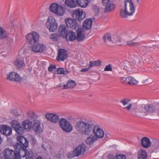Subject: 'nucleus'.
Segmentation results:
<instances>
[{
    "instance_id": "nucleus-47",
    "label": "nucleus",
    "mask_w": 159,
    "mask_h": 159,
    "mask_svg": "<svg viewBox=\"0 0 159 159\" xmlns=\"http://www.w3.org/2000/svg\"><path fill=\"white\" fill-rule=\"evenodd\" d=\"M11 113L15 116H17L19 115L18 114L17 110L15 109H11L10 110Z\"/></svg>"
},
{
    "instance_id": "nucleus-44",
    "label": "nucleus",
    "mask_w": 159,
    "mask_h": 159,
    "mask_svg": "<svg viewBox=\"0 0 159 159\" xmlns=\"http://www.w3.org/2000/svg\"><path fill=\"white\" fill-rule=\"evenodd\" d=\"M60 36L57 34H52L51 36V39L53 41H57Z\"/></svg>"
},
{
    "instance_id": "nucleus-51",
    "label": "nucleus",
    "mask_w": 159,
    "mask_h": 159,
    "mask_svg": "<svg viewBox=\"0 0 159 159\" xmlns=\"http://www.w3.org/2000/svg\"><path fill=\"white\" fill-rule=\"evenodd\" d=\"M148 48L146 46H142L141 47V51L143 54H145L147 52Z\"/></svg>"
},
{
    "instance_id": "nucleus-22",
    "label": "nucleus",
    "mask_w": 159,
    "mask_h": 159,
    "mask_svg": "<svg viewBox=\"0 0 159 159\" xmlns=\"http://www.w3.org/2000/svg\"><path fill=\"white\" fill-rule=\"evenodd\" d=\"M68 30H66V26L65 25H61L60 26L58 32L59 35L60 36L65 37Z\"/></svg>"
},
{
    "instance_id": "nucleus-7",
    "label": "nucleus",
    "mask_w": 159,
    "mask_h": 159,
    "mask_svg": "<svg viewBox=\"0 0 159 159\" xmlns=\"http://www.w3.org/2000/svg\"><path fill=\"white\" fill-rule=\"evenodd\" d=\"M59 125L61 129L66 132L70 133L72 130V125L64 118L60 119Z\"/></svg>"
},
{
    "instance_id": "nucleus-30",
    "label": "nucleus",
    "mask_w": 159,
    "mask_h": 159,
    "mask_svg": "<svg viewBox=\"0 0 159 159\" xmlns=\"http://www.w3.org/2000/svg\"><path fill=\"white\" fill-rule=\"evenodd\" d=\"M76 83L75 81L70 80L67 83L66 85H65V88H72L75 87L76 85Z\"/></svg>"
},
{
    "instance_id": "nucleus-20",
    "label": "nucleus",
    "mask_w": 159,
    "mask_h": 159,
    "mask_svg": "<svg viewBox=\"0 0 159 159\" xmlns=\"http://www.w3.org/2000/svg\"><path fill=\"white\" fill-rule=\"evenodd\" d=\"M93 21L91 18L86 19L83 24V27L84 28L87 30H90L92 26Z\"/></svg>"
},
{
    "instance_id": "nucleus-37",
    "label": "nucleus",
    "mask_w": 159,
    "mask_h": 159,
    "mask_svg": "<svg viewBox=\"0 0 159 159\" xmlns=\"http://www.w3.org/2000/svg\"><path fill=\"white\" fill-rule=\"evenodd\" d=\"M111 34L109 33H107L105 34L103 37V40L104 42H107V41H111Z\"/></svg>"
},
{
    "instance_id": "nucleus-36",
    "label": "nucleus",
    "mask_w": 159,
    "mask_h": 159,
    "mask_svg": "<svg viewBox=\"0 0 159 159\" xmlns=\"http://www.w3.org/2000/svg\"><path fill=\"white\" fill-rule=\"evenodd\" d=\"M57 74H60L67 75L69 73V70L67 69L64 70V69L61 68H59L57 70Z\"/></svg>"
},
{
    "instance_id": "nucleus-52",
    "label": "nucleus",
    "mask_w": 159,
    "mask_h": 159,
    "mask_svg": "<svg viewBox=\"0 0 159 159\" xmlns=\"http://www.w3.org/2000/svg\"><path fill=\"white\" fill-rule=\"evenodd\" d=\"M93 8L96 12L99 11V7L96 5H94L93 6Z\"/></svg>"
},
{
    "instance_id": "nucleus-19",
    "label": "nucleus",
    "mask_w": 159,
    "mask_h": 159,
    "mask_svg": "<svg viewBox=\"0 0 159 159\" xmlns=\"http://www.w3.org/2000/svg\"><path fill=\"white\" fill-rule=\"evenodd\" d=\"M152 152H159V140L157 139L153 140V143L151 147Z\"/></svg>"
},
{
    "instance_id": "nucleus-24",
    "label": "nucleus",
    "mask_w": 159,
    "mask_h": 159,
    "mask_svg": "<svg viewBox=\"0 0 159 159\" xmlns=\"http://www.w3.org/2000/svg\"><path fill=\"white\" fill-rule=\"evenodd\" d=\"M9 38V34L2 27L0 26V39H8Z\"/></svg>"
},
{
    "instance_id": "nucleus-16",
    "label": "nucleus",
    "mask_w": 159,
    "mask_h": 159,
    "mask_svg": "<svg viewBox=\"0 0 159 159\" xmlns=\"http://www.w3.org/2000/svg\"><path fill=\"white\" fill-rule=\"evenodd\" d=\"M93 133L94 134L95 137L97 139H100L102 138L104 135V133L103 130L99 127L95 126L93 128Z\"/></svg>"
},
{
    "instance_id": "nucleus-6",
    "label": "nucleus",
    "mask_w": 159,
    "mask_h": 159,
    "mask_svg": "<svg viewBox=\"0 0 159 159\" xmlns=\"http://www.w3.org/2000/svg\"><path fill=\"white\" fill-rule=\"evenodd\" d=\"M50 11L58 16H62L65 12L63 7L58 4L53 3L49 7Z\"/></svg>"
},
{
    "instance_id": "nucleus-29",
    "label": "nucleus",
    "mask_w": 159,
    "mask_h": 159,
    "mask_svg": "<svg viewBox=\"0 0 159 159\" xmlns=\"http://www.w3.org/2000/svg\"><path fill=\"white\" fill-rule=\"evenodd\" d=\"M65 3L66 5L71 8L75 7L76 6L75 0H66Z\"/></svg>"
},
{
    "instance_id": "nucleus-8",
    "label": "nucleus",
    "mask_w": 159,
    "mask_h": 159,
    "mask_svg": "<svg viewBox=\"0 0 159 159\" xmlns=\"http://www.w3.org/2000/svg\"><path fill=\"white\" fill-rule=\"evenodd\" d=\"M46 25L47 28L50 32H55L57 30L58 26L55 19L52 16L48 18Z\"/></svg>"
},
{
    "instance_id": "nucleus-11",
    "label": "nucleus",
    "mask_w": 159,
    "mask_h": 159,
    "mask_svg": "<svg viewBox=\"0 0 159 159\" xmlns=\"http://www.w3.org/2000/svg\"><path fill=\"white\" fill-rule=\"evenodd\" d=\"M67 51L64 49H59L57 51V55L56 59L59 61H64L68 57Z\"/></svg>"
},
{
    "instance_id": "nucleus-48",
    "label": "nucleus",
    "mask_w": 159,
    "mask_h": 159,
    "mask_svg": "<svg viewBox=\"0 0 159 159\" xmlns=\"http://www.w3.org/2000/svg\"><path fill=\"white\" fill-rule=\"evenodd\" d=\"M68 158H72L73 157H77L76 156L75 154V152L74 150H73L72 152H70L68 155Z\"/></svg>"
},
{
    "instance_id": "nucleus-21",
    "label": "nucleus",
    "mask_w": 159,
    "mask_h": 159,
    "mask_svg": "<svg viewBox=\"0 0 159 159\" xmlns=\"http://www.w3.org/2000/svg\"><path fill=\"white\" fill-rule=\"evenodd\" d=\"M34 123L32 124V128L37 133H39L41 131V128L40 126V121L35 120H34Z\"/></svg>"
},
{
    "instance_id": "nucleus-42",
    "label": "nucleus",
    "mask_w": 159,
    "mask_h": 159,
    "mask_svg": "<svg viewBox=\"0 0 159 159\" xmlns=\"http://www.w3.org/2000/svg\"><path fill=\"white\" fill-rule=\"evenodd\" d=\"M129 85H136L138 84V81L136 80H135L132 76H129Z\"/></svg>"
},
{
    "instance_id": "nucleus-25",
    "label": "nucleus",
    "mask_w": 159,
    "mask_h": 159,
    "mask_svg": "<svg viewBox=\"0 0 159 159\" xmlns=\"http://www.w3.org/2000/svg\"><path fill=\"white\" fill-rule=\"evenodd\" d=\"M146 112L147 113H152L156 111L155 106L152 104H146Z\"/></svg>"
},
{
    "instance_id": "nucleus-15",
    "label": "nucleus",
    "mask_w": 159,
    "mask_h": 159,
    "mask_svg": "<svg viewBox=\"0 0 159 159\" xmlns=\"http://www.w3.org/2000/svg\"><path fill=\"white\" fill-rule=\"evenodd\" d=\"M85 37L84 29L82 28H78L77 31L76 39L79 42L83 41Z\"/></svg>"
},
{
    "instance_id": "nucleus-59",
    "label": "nucleus",
    "mask_w": 159,
    "mask_h": 159,
    "mask_svg": "<svg viewBox=\"0 0 159 159\" xmlns=\"http://www.w3.org/2000/svg\"><path fill=\"white\" fill-rule=\"evenodd\" d=\"M41 147L43 148H44L45 149V148L44 147V146L43 145V144H42L41 145Z\"/></svg>"
},
{
    "instance_id": "nucleus-35",
    "label": "nucleus",
    "mask_w": 159,
    "mask_h": 159,
    "mask_svg": "<svg viewBox=\"0 0 159 159\" xmlns=\"http://www.w3.org/2000/svg\"><path fill=\"white\" fill-rule=\"evenodd\" d=\"M27 115L29 118L30 119H33V121L34 120L38 117L35 114L34 112L31 111L28 112Z\"/></svg>"
},
{
    "instance_id": "nucleus-28",
    "label": "nucleus",
    "mask_w": 159,
    "mask_h": 159,
    "mask_svg": "<svg viewBox=\"0 0 159 159\" xmlns=\"http://www.w3.org/2000/svg\"><path fill=\"white\" fill-rule=\"evenodd\" d=\"M147 156V153L144 150L141 149L139 151L138 159H146Z\"/></svg>"
},
{
    "instance_id": "nucleus-54",
    "label": "nucleus",
    "mask_w": 159,
    "mask_h": 159,
    "mask_svg": "<svg viewBox=\"0 0 159 159\" xmlns=\"http://www.w3.org/2000/svg\"><path fill=\"white\" fill-rule=\"evenodd\" d=\"M90 68H89V66L88 68H84L81 69L80 70V71L81 72H86L88 71Z\"/></svg>"
},
{
    "instance_id": "nucleus-55",
    "label": "nucleus",
    "mask_w": 159,
    "mask_h": 159,
    "mask_svg": "<svg viewBox=\"0 0 159 159\" xmlns=\"http://www.w3.org/2000/svg\"><path fill=\"white\" fill-rule=\"evenodd\" d=\"M65 85H66V84H64V83H60L59 84V86L60 87H62L61 88L62 89H67V88H65L64 87Z\"/></svg>"
},
{
    "instance_id": "nucleus-12",
    "label": "nucleus",
    "mask_w": 159,
    "mask_h": 159,
    "mask_svg": "<svg viewBox=\"0 0 159 159\" xmlns=\"http://www.w3.org/2000/svg\"><path fill=\"white\" fill-rule=\"evenodd\" d=\"M74 150L75 154L77 156L84 154L86 151L85 146L84 144L79 145Z\"/></svg>"
},
{
    "instance_id": "nucleus-10",
    "label": "nucleus",
    "mask_w": 159,
    "mask_h": 159,
    "mask_svg": "<svg viewBox=\"0 0 159 159\" xmlns=\"http://www.w3.org/2000/svg\"><path fill=\"white\" fill-rule=\"evenodd\" d=\"M7 79L12 82H20L22 81L23 78L17 73L11 72L7 75Z\"/></svg>"
},
{
    "instance_id": "nucleus-13",
    "label": "nucleus",
    "mask_w": 159,
    "mask_h": 159,
    "mask_svg": "<svg viewBox=\"0 0 159 159\" xmlns=\"http://www.w3.org/2000/svg\"><path fill=\"white\" fill-rule=\"evenodd\" d=\"M0 132L3 134L8 136L11 134L12 129L7 125H2L0 127Z\"/></svg>"
},
{
    "instance_id": "nucleus-4",
    "label": "nucleus",
    "mask_w": 159,
    "mask_h": 159,
    "mask_svg": "<svg viewBox=\"0 0 159 159\" xmlns=\"http://www.w3.org/2000/svg\"><path fill=\"white\" fill-rule=\"evenodd\" d=\"M124 9L121 8L120 10V15L122 18H127L128 16H132L135 12L132 0H124Z\"/></svg>"
},
{
    "instance_id": "nucleus-14",
    "label": "nucleus",
    "mask_w": 159,
    "mask_h": 159,
    "mask_svg": "<svg viewBox=\"0 0 159 159\" xmlns=\"http://www.w3.org/2000/svg\"><path fill=\"white\" fill-rule=\"evenodd\" d=\"M65 23L67 27L76 30L78 26L76 20L70 18H66L65 20Z\"/></svg>"
},
{
    "instance_id": "nucleus-33",
    "label": "nucleus",
    "mask_w": 159,
    "mask_h": 159,
    "mask_svg": "<svg viewBox=\"0 0 159 159\" xmlns=\"http://www.w3.org/2000/svg\"><path fill=\"white\" fill-rule=\"evenodd\" d=\"M87 0H76V2L81 7H85L88 5Z\"/></svg>"
},
{
    "instance_id": "nucleus-53",
    "label": "nucleus",
    "mask_w": 159,
    "mask_h": 159,
    "mask_svg": "<svg viewBox=\"0 0 159 159\" xmlns=\"http://www.w3.org/2000/svg\"><path fill=\"white\" fill-rule=\"evenodd\" d=\"M132 105L131 103L129 104V105L127 107H123V109H126L128 111L130 110L131 108Z\"/></svg>"
},
{
    "instance_id": "nucleus-31",
    "label": "nucleus",
    "mask_w": 159,
    "mask_h": 159,
    "mask_svg": "<svg viewBox=\"0 0 159 159\" xmlns=\"http://www.w3.org/2000/svg\"><path fill=\"white\" fill-rule=\"evenodd\" d=\"M101 64V61L99 60L94 61H90L89 62V67L90 68L93 66H99Z\"/></svg>"
},
{
    "instance_id": "nucleus-50",
    "label": "nucleus",
    "mask_w": 159,
    "mask_h": 159,
    "mask_svg": "<svg viewBox=\"0 0 159 159\" xmlns=\"http://www.w3.org/2000/svg\"><path fill=\"white\" fill-rule=\"evenodd\" d=\"M112 70V68L111 65L109 64L107 65L104 68V71H111Z\"/></svg>"
},
{
    "instance_id": "nucleus-26",
    "label": "nucleus",
    "mask_w": 159,
    "mask_h": 159,
    "mask_svg": "<svg viewBox=\"0 0 159 159\" xmlns=\"http://www.w3.org/2000/svg\"><path fill=\"white\" fill-rule=\"evenodd\" d=\"M22 124L25 129H31L32 128L33 122L28 120H24Z\"/></svg>"
},
{
    "instance_id": "nucleus-56",
    "label": "nucleus",
    "mask_w": 159,
    "mask_h": 159,
    "mask_svg": "<svg viewBox=\"0 0 159 159\" xmlns=\"http://www.w3.org/2000/svg\"><path fill=\"white\" fill-rule=\"evenodd\" d=\"M107 158L108 159H114V157L112 155L109 154L108 155Z\"/></svg>"
},
{
    "instance_id": "nucleus-17",
    "label": "nucleus",
    "mask_w": 159,
    "mask_h": 159,
    "mask_svg": "<svg viewBox=\"0 0 159 159\" xmlns=\"http://www.w3.org/2000/svg\"><path fill=\"white\" fill-rule=\"evenodd\" d=\"M45 117L48 120L54 123H57L59 119L58 115L53 113L47 114L45 115Z\"/></svg>"
},
{
    "instance_id": "nucleus-39",
    "label": "nucleus",
    "mask_w": 159,
    "mask_h": 159,
    "mask_svg": "<svg viewBox=\"0 0 159 159\" xmlns=\"http://www.w3.org/2000/svg\"><path fill=\"white\" fill-rule=\"evenodd\" d=\"M126 44L129 47H135L139 46V44L138 42H134L133 40H130L127 41Z\"/></svg>"
},
{
    "instance_id": "nucleus-57",
    "label": "nucleus",
    "mask_w": 159,
    "mask_h": 159,
    "mask_svg": "<svg viewBox=\"0 0 159 159\" xmlns=\"http://www.w3.org/2000/svg\"><path fill=\"white\" fill-rule=\"evenodd\" d=\"M3 51V49H0V53H2Z\"/></svg>"
},
{
    "instance_id": "nucleus-34",
    "label": "nucleus",
    "mask_w": 159,
    "mask_h": 159,
    "mask_svg": "<svg viewBox=\"0 0 159 159\" xmlns=\"http://www.w3.org/2000/svg\"><path fill=\"white\" fill-rule=\"evenodd\" d=\"M98 139L94 136L89 137L86 140V142L87 144L90 145L92 144L95 141L97 140Z\"/></svg>"
},
{
    "instance_id": "nucleus-43",
    "label": "nucleus",
    "mask_w": 159,
    "mask_h": 159,
    "mask_svg": "<svg viewBox=\"0 0 159 159\" xmlns=\"http://www.w3.org/2000/svg\"><path fill=\"white\" fill-rule=\"evenodd\" d=\"M146 105L143 104L141 105H140L138 107V110L139 112H144L145 111L146 112Z\"/></svg>"
},
{
    "instance_id": "nucleus-27",
    "label": "nucleus",
    "mask_w": 159,
    "mask_h": 159,
    "mask_svg": "<svg viewBox=\"0 0 159 159\" xmlns=\"http://www.w3.org/2000/svg\"><path fill=\"white\" fill-rule=\"evenodd\" d=\"M14 63L17 69H20L25 64L23 60H20L17 58L14 62Z\"/></svg>"
},
{
    "instance_id": "nucleus-46",
    "label": "nucleus",
    "mask_w": 159,
    "mask_h": 159,
    "mask_svg": "<svg viewBox=\"0 0 159 159\" xmlns=\"http://www.w3.org/2000/svg\"><path fill=\"white\" fill-rule=\"evenodd\" d=\"M130 100L128 98H124L120 101V102L122 103L124 106H125L129 102Z\"/></svg>"
},
{
    "instance_id": "nucleus-23",
    "label": "nucleus",
    "mask_w": 159,
    "mask_h": 159,
    "mask_svg": "<svg viewBox=\"0 0 159 159\" xmlns=\"http://www.w3.org/2000/svg\"><path fill=\"white\" fill-rule=\"evenodd\" d=\"M141 143L142 147L144 148H148L151 146V141L147 137H144L142 138L141 141Z\"/></svg>"
},
{
    "instance_id": "nucleus-61",
    "label": "nucleus",
    "mask_w": 159,
    "mask_h": 159,
    "mask_svg": "<svg viewBox=\"0 0 159 159\" xmlns=\"http://www.w3.org/2000/svg\"><path fill=\"white\" fill-rule=\"evenodd\" d=\"M158 111L159 112V109H158Z\"/></svg>"
},
{
    "instance_id": "nucleus-9",
    "label": "nucleus",
    "mask_w": 159,
    "mask_h": 159,
    "mask_svg": "<svg viewBox=\"0 0 159 159\" xmlns=\"http://www.w3.org/2000/svg\"><path fill=\"white\" fill-rule=\"evenodd\" d=\"M85 13L82 10L76 9L72 12V16L74 19L81 21L85 17Z\"/></svg>"
},
{
    "instance_id": "nucleus-1",
    "label": "nucleus",
    "mask_w": 159,
    "mask_h": 159,
    "mask_svg": "<svg viewBox=\"0 0 159 159\" xmlns=\"http://www.w3.org/2000/svg\"><path fill=\"white\" fill-rule=\"evenodd\" d=\"M17 140L20 143H16L14 145L15 151L6 148L3 151L5 159H20V157H25L28 152L27 148L28 146L29 141L23 136L19 135L17 137Z\"/></svg>"
},
{
    "instance_id": "nucleus-41",
    "label": "nucleus",
    "mask_w": 159,
    "mask_h": 159,
    "mask_svg": "<svg viewBox=\"0 0 159 159\" xmlns=\"http://www.w3.org/2000/svg\"><path fill=\"white\" fill-rule=\"evenodd\" d=\"M24 129H24V127H23L21 126V125H20L18 127L15 131L18 133V134L21 135L24 133Z\"/></svg>"
},
{
    "instance_id": "nucleus-58",
    "label": "nucleus",
    "mask_w": 159,
    "mask_h": 159,
    "mask_svg": "<svg viewBox=\"0 0 159 159\" xmlns=\"http://www.w3.org/2000/svg\"><path fill=\"white\" fill-rule=\"evenodd\" d=\"M137 4H139V3L140 0H136Z\"/></svg>"
},
{
    "instance_id": "nucleus-18",
    "label": "nucleus",
    "mask_w": 159,
    "mask_h": 159,
    "mask_svg": "<svg viewBox=\"0 0 159 159\" xmlns=\"http://www.w3.org/2000/svg\"><path fill=\"white\" fill-rule=\"evenodd\" d=\"M68 41H73L76 39L75 32L69 30L67 32L65 37Z\"/></svg>"
},
{
    "instance_id": "nucleus-60",
    "label": "nucleus",
    "mask_w": 159,
    "mask_h": 159,
    "mask_svg": "<svg viewBox=\"0 0 159 159\" xmlns=\"http://www.w3.org/2000/svg\"><path fill=\"white\" fill-rule=\"evenodd\" d=\"M135 39H136V38H135L134 39V40Z\"/></svg>"
},
{
    "instance_id": "nucleus-32",
    "label": "nucleus",
    "mask_w": 159,
    "mask_h": 159,
    "mask_svg": "<svg viewBox=\"0 0 159 159\" xmlns=\"http://www.w3.org/2000/svg\"><path fill=\"white\" fill-rule=\"evenodd\" d=\"M25 159H35V157L31 151H28V153L26 155ZM36 159H43V158L40 156H39Z\"/></svg>"
},
{
    "instance_id": "nucleus-3",
    "label": "nucleus",
    "mask_w": 159,
    "mask_h": 159,
    "mask_svg": "<svg viewBox=\"0 0 159 159\" xmlns=\"http://www.w3.org/2000/svg\"><path fill=\"white\" fill-rule=\"evenodd\" d=\"M92 125L91 121L80 120L76 122L75 128L82 135H89L93 130Z\"/></svg>"
},
{
    "instance_id": "nucleus-38",
    "label": "nucleus",
    "mask_w": 159,
    "mask_h": 159,
    "mask_svg": "<svg viewBox=\"0 0 159 159\" xmlns=\"http://www.w3.org/2000/svg\"><path fill=\"white\" fill-rule=\"evenodd\" d=\"M11 125L12 127L15 130L20 125V124L17 121L12 120L11 122Z\"/></svg>"
},
{
    "instance_id": "nucleus-2",
    "label": "nucleus",
    "mask_w": 159,
    "mask_h": 159,
    "mask_svg": "<svg viewBox=\"0 0 159 159\" xmlns=\"http://www.w3.org/2000/svg\"><path fill=\"white\" fill-rule=\"evenodd\" d=\"M27 43L31 46L32 51L36 52H42L46 49V46L43 44L39 43V36L35 31L27 34L25 37Z\"/></svg>"
},
{
    "instance_id": "nucleus-45",
    "label": "nucleus",
    "mask_w": 159,
    "mask_h": 159,
    "mask_svg": "<svg viewBox=\"0 0 159 159\" xmlns=\"http://www.w3.org/2000/svg\"><path fill=\"white\" fill-rule=\"evenodd\" d=\"M114 159H126V157L124 154H120L114 157Z\"/></svg>"
},
{
    "instance_id": "nucleus-40",
    "label": "nucleus",
    "mask_w": 159,
    "mask_h": 159,
    "mask_svg": "<svg viewBox=\"0 0 159 159\" xmlns=\"http://www.w3.org/2000/svg\"><path fill=\"white\" fill-rule=\"evenodd\" d=\"M120 82L123 84H129V76L127 77H121L120 78Z\"/></svg>"
},
{
    "instance_id": "nucleus-5",
    "label": "nucleus",
    "mask_w": 159,
    "mask_h": 159,
    "mask_svg": "<svg viewBox=\"0 0 159 159\" xmlns=\"http://www.w3.org/2000/svg\"><path fill=\"white\" fill-rule=\"evenodd\" d=\"M102 3L104 7V12L109 13L113 11L116 7L115 3L110 0H102Z\"/></svg>"
},
{
    "instance_id": "nucleus-49",
    "label": "nucleus",
    "mask_w": 159,
    "mask_h": 159,
    "mask_svg": "<svg viewBox=\"0 0 159 159\" xmlns=\"http://www.w3.org/2000/svg\"><path fill=\"white\" fill-rule=\"evenodd\" d=\"M56 65H55L51 64L48 68V71L50 72H51L52 71L53 69H56Z\"/></svg>"
}]
</instances>
